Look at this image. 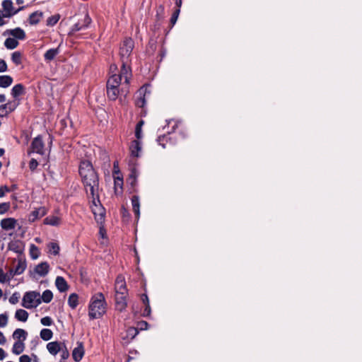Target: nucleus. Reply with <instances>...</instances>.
Returning a JSON list of instances; mask_svg holds the SVG:
<instances>
[{
    "label": "nucleus",
    "mask_w": 362,
    "mask_h": 362,
    "mask_svg": "<svg viewBox=\"0 0 362 362\" xmlns=\"http://www.w3.org/2000/svg\"><path fill=\"white\" fill-rule=\"evenodd\" d=\"M105 297L102 293H98L92 297L88 312L90 320L99 318L105 313Z\"/></svg>",
    "instance_id": "f257e3e1"
},
{
    "label": "nucleus",
    "mask_w": 362,
    "mask_h": 362,
    "mask_svg": "<svg viewBox=\"0 0 362 362\" xmlns=\"http://www.w3.org/2000/svg\"><path fill=\"white\" fill-rule=\"evenodd\" d=\"M81 177L85 187L87 188L89 187L90 195L94 196L95 192H98L99 189V179L97 173L95 171H91Z\"/></svg>",
    "instance_id": "f03ea898"
},
{
    "label": "nucleus",
    "mask_w": 362,
    "mask_h": 362,
    "mask_svg": "<svg viewBox=\"0 0 362 362\" xmlns=\"http://www.w3.org/2000/svg\"><path fill=\"white\" fill-rule=\"evenodd\" d=\"M134 47V42L132 38H126L123 41L119 49L121 60H124V62H130L129 57Z\"/></svg>",
    "instance_id": "7ed1b4c3"
},
{
    "label": "nucleus",
    "mask_w": 362,
    "mask_h": 362,
    "mask_svg": "<svg viewBox=\"0 0 362 362\" xmlns=\"http://www.w3.org/2000/svg\"><path fill=\"white\" fill-rule=\"evenodd\" d=\"M91 197L93 199V204L96 207V209H98V213L96 212L95 209H93V212L95 216V219L98 223H102L105 220V208L103 207L102 205L100 204L98 192H95V194H94V196L91 195Z\"/></svg>",
    "instance_id": "20e7f679"
},
{
    "label": "nucleus",
    "mask_w": 362,
    "mask_h": 362,
    "mask_svg": "<svg viewBox=\"0 0 362 362\" xmlns=\"http://www.w3.org/2000/svg\"><path fill=\"white\" fill-rule=\"evenodd\" d=\"M40 293L37 291H28L26 292L22 300V306L30 309L33 308V305H31L34 301L36 302V299L40 297Z\"/></svg>",
    "instance_id": "39448f33"
},
{
    "label": "nucleus",
    "mask_w": 362,
    "mask_h": 362,
    "mask_svg": "<svg viewBox=\"0 0 362 362\" xmlns=\"http://www.w3.org/2000/svg\"><path fill=\"white\" fill-rule=\"evenodd\" d=\"M2 7L5 13L3 14L4 18H10L16 13H18L20 11L24 9V6H21L16 10H14L13 6V2L11 0H4L2 2Z\"/></svg>",
    "instance_id": "423d86ee"
},
{
    "label": "nucleus",
    "mask_w": 362,
    "mask_h": 362,
    "mask_svg": "<svg viewBox=\"0 0 362 362\" xmlns=\"http://www.w3.org/2000/svg\"><path fill=\"white\" fill-rule=\"evenodd\" d=\"M42 137H35L31 144V151H28V153L30 155L33 152H35L40 155L44 154V143L42 141Z\"/></svg>",
    "instance_id": "0eeeda50"
},
{
    "label": "nucleus",
    "mask_w": 362,
    "mask_h": 362,
    "mask_svg": "<svg viewBox=\"0 0 362 362\" xmlns=\"http://www.w3.org/2000/svg\"><path fill=\"white\" fill-rule=\"evenodd\" d=\"M126 298L127 293L124 292H119L115 295L116 308L120 312L124 310L127 308V303Z\"/></svg>",
    "instance_id": "6e6552de"
},
{
    "label": "nucleus",
    "mask_w": 362,
    "mask_h": 362,
    "mask_svg": "<svg viewBox=\"0 0 362 362\" xmlns=\"http://www.w3.org/2000/svg\"><path fill=\"white\" fill-rule=\"evenodd\" d=\"M137 139H140L141 137H136ZM142 149V144L139 139H136L132 141L129 150L131 152V156L133 157H139L140 156V152Z\"/></svg>",
    "instance_id": "1a4fd4ad"
},
{
    "label": "nucleus",
    "mask_w": 362,
    "mask_h": 362,
    "mask_svg": "<svg viewBox=\"0 0 362 362\" xmlns=\"http://www.w3.org/2000/svg\"><path fill=\"white\" fill-rule=\"evenodd\" d=\"M10 35L18 40H24L26 37L25 31L21 28H16L15 29L6 30L3 35Z\"/></svg>",
    "instance_id": "9d476101"
},
{
    "label": "nucleus",
    "mask_w": 362,
    "mask_h": 362,
    "mask_svg": "<svg viewBox=\"0 0 362 362\" xmlns=\"http://www.w3.org/2000/svg\"><path fill=\"white\" fill-rule=\"evenodd\" d=\"M17 221L14 218H4L0 222V226L2 229L8 230L14 229L16 225Z\"/></svg>",
    "instance_id": "9b49d317"
},
{
    "label": "nucleus",
    "mask_w": 362,
    "mask_h": 362,
    "mask_svg": "<svg viewBox=\"0 0 362 362\" xmlns=\"http://www.w3.org/2000/svg\"><path fill=\"white\" fill-rule=\"evenodd\" d=\"M84 355V348L82 342L78 343V346L74 348L72 351L73 359L76 362L80 361Z\"/></svg>",
    "instance_id": "f8f14e48"
},
{
    "label": "nucleus",
    "mask_w": 362,
    "mask_h": 362,
    "mask_svg": "<svg viewBox=\"0 0 362 362\" xmlns=\"http://www.w3.org/2000/svg\"><path fill=\"white\" fill-rule=\"evenodd\" d=\"M46 214V209L45 207H40L31 212L29 216L28 221L30 222H34L39 218L44 216Z\"/></svg>",
    "instance_id": "ddd939ff"
},
{
    "label": "nucleus",
    "mask_w": 362,
    "mask_h": 362,
    "mask_svg": "<svg viewBox=\"0 0 362 362\" xmlns=\"http://www.w3.org/2000/svg\"><path fill=\"white\" fill-rule=\"evenodd\" d=\"M91 171H95L91 163L88 160H83L80 163L79 166V174L83 175L89 173Z\"/></svg>",
    "instance_id": "4468645a"
},
{
    "label": "nucleus",
    "mask_w": 362,
    "mask_h": 362,
    "mask_svg": "<svg viewBox=\"0 0 362 362\" xmlns=\"http://www.w3.org/2000/svg\"><path fill=\"white\" fill-rule=\"evenodd\" d=\"M52 298H53L52 292L50 290H45L42 293L41 298L39 297L38 298L36 299V304H35V307L40 305L42 303V301H43L45 303H49V302H51Z\"/></svg>",
    "instance_id": "2eb2a0df"
},
{
    "label": "nucleus",
    "mask_w": 362,
    "mask_h": 362,
    "mask_svg": "<svg viewBox=\"0 0 362 362\" xmlns=\"http://www.w3.org/2000/svg\"><path fill=\"white\" fill-rule=\"evenodd\" d=\"M55 285L59 291L61 293L66 292L69 288L65 279L59 276H57L55 279Z\"/></svg>",
    "instance_id": "dca6fc26"
},
{
    "label": "nucleus",
    "mask_w": 362,
    "mask_h": 362,
    "mask_svg": "<svg viewBox=\"0 0 362 362\" xmlns=\"http://www.w3.org/2000/svg\"><path fill=\"white\" fill-rule=\"evenodd\" d=\"M49 266L47 262H41L35 267V272L40 276H46L49 272Z\"/></svg>",
    "instance_id": "f3484780"
},
{
    "label": "nucleus",
    "mask_w": 362,
    "mask_h": 362,
    "mask_svg": "<svg viewBox=\"0 0 362 362\" xmlns=\"http://www.w3.org/2000/svg\"><path fill=\"white\" fill-rule=\"evenodd\" d=\"M62 342L59 341H52L47 344V349L50 354L55 356L59 352H60L61 349V344Z\"/></svg>",
    "instance_id": "a211bd4d"
},
{
    "label": "nucleus",
    "mask_w": 362,
    "mask_h": 362,
    "mask_svg": "<svg viewBox=\"0 0 362 362\" xmlns=\"http://www.w3.org/2000/svg\"><path fill=\"white\" fill-rule=\"evenodd\" d=\"M115 291L116 293H119V292H124V293H127L126 282L124 279L121 276H117L116 279Z\"/></svg>",
    "instance_id": "6ab92c4d"
},
{
    "label": "nucleus",
    "mask_w": 362,
    "mask_h": 362,
    "mask_svg": "<svg viewBox=\"0 0 362 362\" xmlns=\"http://www.w3.org/2000/svg\"><path fill=\"white\" fill-rule=\"evenodd\" d=\"M42 16L43 13L42 11H35L29 16L28 22L30 25H37L40 21Z\"/></svg>",
    "instance_id": "aec40b11"
},
{
    "label": "nucleus",
    "mask_w": 362,
    "mask_h": 362,
    "mask_svg": "<svg viewBox=\"0 0 362 362\" xmlns=\"http://www.w3.org/2000/svg\"><path fill=\"white\" fill-rule=\"evenodd\" d=\"M22 245L23 243L20 240L11 241L8 243V249L15 252L16 253L21 254L23 251Z\"/></svg>",
    "instance_id": "412c9836"
},
{
    "label": "nucleus",
    "mask_w": 362,
    "mask_h": 362,
    "mask_svg": "<svg viewBox=\"0 0 362 362\" xmlns=\"http://www.w3.org/2000/svg\"><path fill=\"white\" fill-rule=\"evenodd\" d=\"M24 93L25 88L21 83L15 85L11 89V95L14 98H17L18 96L22 95Z\"/></svg>",
    "instance_id": "4be33fe9"
},
{
    "label": "nucleus",
    "mask_w": 362,
    "mask_h": 362,
    "mask_svg": "<svg viewBox=\"0 0 362 362\" xmlns=\"http://www.w3.org/2000/svg\"><path fill=\"white\" fill-rule=\"evenodd\" d=\"M28 332L21 328L16 329L13 333V337L18 341H24L26 339Z\"/></svg>",
    "instance_id": "5701e85b"
},
{
    "label": "nucleus",
    "mask_w": 362,
    "mask_h": 362,
    "mask_svg": "<svg viewBox=\"0 0 362 362\" xmlns=\"http://www.w3.org/2000/svg\"><path fill=\"white\" fill-rule=\"evenodd\" d=\"M26 269V261L24 259L19 258L18 259V264L14 269V274H21Z\"/></svg>",
    "instance_id": "b1692460"
},
{
    "label": "nucleus",
    "mask_w": 362,
    "mask_h": 362,
    "mask_svg": "<svg viewBox=\"0 0 362 362\" xmlns=\"http://www.w3.org/2000/svg\"><path fill=\"white\" fill-rule=\"evenodd\" d=\"M13 83V78L8 75L0 76V87L7 88L10 86Z\"/></svg>",
    "instance_id": "393cba45"
},
{
    "label": "nucleus",
    "mask_w": 362,
    "mask_h": 362,
    "mask_svg": "<svg viewBox=\"0 0 362 362\" xmlns=\"http://www.w3.org/2000/svg\"><path fill=\"white\" fill-rule=\"evenodd\" d=\"M59 53V47L48 49L44 54L45 59L50 62Z\"/></svg>",
    "instance_id": "a878e982"
},
{
    "label": "nucleus",
    "mask_w": 362,
    "mask_h": 362,
    "mask_svg": "<svg viewBox=\"0 0 362 362\" xmlns=\"http://www.w3.org/2000/svg\"><path fill=\"white\" fill-rule=\"evenodd\" d=\"M25 344L21 341H16L12 348V352L16 355H19L23 352Z\"/></svg>",
    "instance_id": "bb28decb"
},
{
    "label": "nucleus",
    "mask_w": 362,
    "mask_h": 362,
    "mask_svg": "<svg viewBox=\"0 0 362 362\" xmlns=\"http://www.w3.org/2000/svg\"><path fill=\"white\" fill-rule=\"evenodd\" d=\"M132 209L133 211L136 216L137 218L139 217L140 215V209H139V199L138 196H133L132 198Z\"/></svg>",
    "instance_id": "cd10ccee"
},
{
    "label": "nucleus",
    "mask_w": 362,
    "mask_h": 362,
    "mask_svg": "<svg viewBox=\"0 0 362 362\" xmlns=\"http://www.w3.org/2000/svg\"><path fill=\"white\" fill-rule=\"evenodd\" d=\"M15 317L18 321L25 322L28 318V313L23 309H18L16 311Z\"/></svg>",
    "instance_id": "c85d7f7f"
},
{
    "label": "nucleus",
    "mask_w": 362,
    "mask_h": 362,
    "mask_svg": "<svg viewBox=\"0 0 362 362\" xmlns=\"http://www.w3.org/2000/svg\"><path fill=\"white\" fill-rule=\"evenodd\" d=\"M122 62V67H121V74L120 76H124L125 83H129V78L127 76L128 71L129 70V62H124V60H121Z\"/></svg>",
    "instance_id": "c756f323"
},
{
    "label": "nucleus",
    "mask_w": 362,
    "mask_h": 362,
    "mask_svg": "<svg viewBox=\"0 0 362 362\" xmlns=\"http://www.w3.org/2000/svg\"><path fill=\"white\" fill-rule=\"evenodd\" d=\"M119 93V88H107V96L111 100H115Z\"/></svg>",
    "instance_id": "7c9ffc66"
},
{
    "label": "nucleus",
    "mask_w": 362,
    "mask_h": 362,
    "mask_svg": "<svg viewBox=\"0 0 362 362\" xmlns=\"http://www.w3.org/2000/svg\"><path fill=\"white\" fill-rule=\"evenodd\" d=\"M68 304L72 308L75 309L78 304V296L76 293H71L68 298Z\"/></svg>",
    "instance_id": "2f4dec72"
},
{
    "label": "nucleus",
    "mask_w": 362,
    "mask_h": 362,
    "mask_svg": "<svg viewBox=\"0 0 362 362\" xmlns=\"http://www.w3.org/2000/svg\"><path fill=\"white\" fill-rule=\"evenodd\" d=\"M40 336L42 340L49 341L52 338L53 332L51 329L45 328L40 331Z\"/></svg>",
    "instance_id": "473e14b6"
},
{
    "label": "nucleus",
    "mask_w": 362,
    "mask_h": 362,
    "mask_svg": "<svg viewBox=\"0 0 362 362\" xmlns=\"http://www.w3.org/2000/svg\"><path fill=\"white\" fill-rule=\"evenodd\" d=\"M4 45L8 49H13L18 45V42L15 38L8 37L6 39Z\"/></svg>",
    "instance_id": "72a5a7b5"
},
{
    "label": "nucleus",
    "mask_w": 362,
    "mask_h": 362,
    "mask_svg": "<svg viewBox=\"0 0 362 362\" xmlns=\"http://www.w3.org/2000/svg\"><path fill=\"white\" fill-rule=\"evenodd\" d=\"M60 219L57 216H48L45 218L44 223L47 225H50L53 226H57L59 224Z\"/></svg>",
    "instance_id": "f704fd0d"
},
{
    "label": "nucleus",
    "mask_w": 362,
    "mask_h": 362,
    "mask_svg": "<svg viewBox=\"0 0 362 362\" xmlns=\"http://www.w3.org/2000/svg\"><path fill=\"white\" fill-rule=\"evenodd\" d=\"M137 176H138V172H137L136 168H132L131 169V172H130V173L129 175V177H128V182L132 187H134L136 185Z\"/></svg>",
    "instance_id": "c9c22d12"
},
{
    "label": "nucleus",
    "mask_w": 362,
    "mask_h": 362,
    "mask_svg": "<svg viewBox=\"0 0 362 362\" xmlns=\"http://www.w3.org/2000/svg\"><path fill=\"white\" fill-rule=\"evenodd\" d=\"M157 143L161 146L163 148L166 147L167 144H171V137H157Z\"/></svg>",
    "instance_id": "e433bc0d"
},
{
    "label": "nucleus",
    "mask_w": 362,
    "mask_h": 362,
    "mask_svg": "<svg viewBox=\"0 0 362 362\" xmlns=\"http://www.w3.org/2000/svg\"><path fill=\"white\" fill-rule=\"evenodd\" d=\"M61 349H62L60 350V352H61L62 360L67 359L69 356V352L68 349L64 342L62 343Z\"/></svg>",
    "instance_id": "4c0bfd02"
},
{
    "label": "nucleus",
    "mask_w": 362,
    "mask_h": 362,
    "mask_svg": "<svg viewBox=\"0 0 362 362\" xmlns=\"http://www.w3.org/2000/svg\"><path fill=\"white\" fill-rule=\"evenodd\" d=\"M59 14L53 15L47 18V25L49 26H53L59 21Z\"/></svg>",
    "instance_id": "58836bf2"
},
{
    "label": "nucleus",
    "mask_w": 362,
    "mask_h": 362,
    "mask_svg": "<svg viewBox=\"0 0 362 362\" xmlns=\"http://www.w3.org/2000/svg\"><path fill=\"white\" fill-rule=\"evenodd\" d=\"M11 60L16 65L21 64V53L20 52H14L11 54Z\"/></svg>",
    "instance_id": "ea45409f"
},
{
    "label": "nucleus",
    "mask_w": 362,
    "mask_h": 362,
    "mask_svg": "<svg viewBox=\"0 0 362 362\" xmlns=\"http://www.w3.org/2000/svg\"><path fill=\"white\" fill-rule=\"evenodd\" d=\"M49 248V252H51L54 255H59V246L56 243H50L48 245Z\"/></svg>",
    "instance_id": "a19ab883"
},
{
    "label": "nucleus",
    "mask_w": 362,
    "mask_h": 362,
    "mask_svg": "<svg viewBox=\"0 0 362 362\" xmlns=\"http://www.w3.org/2000/svg\"><path fill=\"white\" fill-rule=\"evenodd\" d=\"M30 257L32 259H35L39 257V250L37 246L32 244L30 249Z\"/></svg>",
    "instance_id": "79ce46f5"
},
{
    "label": "nucleus",
    "mask_w": 362,
    "mask_h": 362,
    "mask_svg": "<svg viewBox=\"0 0 362 362\" xmlns=\"http://www.w3.org/2000/svg\"><path fill=\"white\" fill-rule=\"evenodd\" d=\"M11 207L10 202H4L0 204V214L6 213Z\"/></svg>",
    "instance_id": "37998d69"
},
{
    "label": "nucleus",
    "mask_w": 362,
    "mask_h": 362,
    "mask_svg": "<svg viewBox=\"0 0 362 362\" xmlns=\"http://www.w3.org/2000/svg\"><path fill=\"white\" fill-rule=\"evenodd\" d=\"M144 124L143 120H140L135 127L134 136H141L142 127Z\"/></svg>",
    "instance_id": "c03bdc74"
},
{
    "label": "nucleus",
    "mask_w": 362,
    "mask_h": 362,
    "mask_svg": "<svg viewBox=\"0 0 362 362\" xmlns=\"http://www.w3.org/2000/svg\"><path fill=\"white\" fill-rule=\"evenodd\" d=\"M20 298V293L18 292H15L12 294V296L9 298V303L12 305L16 304Z\"/></svg>",
    "instance_id": "a18cd8bd"
},
{
    "label": "nucleus",
    "mask_w": 362,
    "mask_h": 362,
    "mask_svg": "<svg viewBox=\"0 0 362 362\" xmlns=\"http://www.w3.org/2000/svg\"><path fill=\"white\" fill-rule=\"evenodd\" d=\"M139 334V330L135 327H129L127 329V336L133 339Z\"/></svg>",
    "instance_id": "49530a36"
},
{
    "label": "nucleus",
    "mask_w": 362,
    "mask_h": 362,
    "mask_svg": "<svg viewBox=\"0 0 362 362\" xmlns=\"http://www.w3.org/2000/svg\"><path fill=\"white\" fill-rule=\"evenodd\" d=\"M40 322L44 326H51L53 324V320L50 317L46 316L41 318Z\"/></svg>",
    "instance_id": "de8ad7c7"
},
{
    "label": "nucleus",
    "mask_w": 362,
    "mask_h": 362,
    "mask_svg": "<svg viewBox=\"0 0 362 362\" xmlns=\"http://www.w3.org/2000/svg\"><path fill=\"white\" fill-rule=\"evenodd\" d=\"M8 323V315L6 313L0 315V327H4Z\"/></svg>",
    "instance_id": "09e8293b"
},
{
    "label": "nucleus",
    "mask_w": 362,
    "mask_h": 362,
    "mask_svg": "<svg viewBox=\"0 0 362 362\" xmlns=\"http://www.w3.org/2000/svg\"><path fill=\"white\" fill-rule=\"evenodd\" d=\"M9 104H4L0 105V117H3L6 116L8 114V111L7 110V107Z\"/></svg>",
    "instance_id": "8fccbe9b"
},
{
    "label": "nucleus",
    "mask_w": 362,
    "mask_h": 362,
    "mask_svg": "<svg viewBox=\"0 0 362 362\" xmlns=\"http://www.w3.org/2000/svg\"><path fill=\"white\" fill-rule=\"evenodd\" d=\"M180 8H177L174 13H173L170 18V23L173 25H174L177 20L178 16L180 14Z\"/></svg>",
    "instance_id": "3c124183"
},
{
    "label": "nucleus",
    "mask_w": 362,
    "mask_h": 362,
    "mask_svg": "<svg viewBox=\"0 0 362 362\" xmlns=\"http://www.w3.org/2000/svg\"><path fill=\"white\" fill-rule=\"evenodd\" d=\"M145 103H146V100H145L144 96H140L135 101L136 105L139 107H143L144 106Z\"/></svg>",
    "instance_id": "603ef678"
},
{
    "label": "nucleus",
    "mask_w": 362,
    "mask_h": 362,
    "mask_svg": "<svg viewBox=\"0 0 362 362\" xmlns=\"http://www.w3.org/2000/svg\"><path fill=\"white\" fill-rule=\"evenodd\" d=\"M121 214L124 219H129L130 217V214L127 209L124 207V206H122L121 208Z\"/></svg>",
    "instance_id": "864d4df0"
},
{
    "label": "nucleus",
    "mask_w": 362,
    "mask_h": 362,
    "mask_svg": "<svg viewBox=\"0 0 362 362\" xmlns=\"http://www.w3.org/2000/svg\"><path fill=\"white\" fill-rule=\"evenodd\" d=\"M38 166V162L36 159L32 158L29 163V168L31 171H34Z\"/></svg>",
    "instance_id": "5fc2aeb1"
},
{
    "label": "nucleus",
    "mask_w": 362,
    "mask_h": 362,
    "mask_svg": "<svg viewBox=\"0 0 362 362\" xmlns=\"http://www.w3.org/2000/svg\"><path fill=\"white\" fill-rule=\"evenodd\" d=\"M83 28H84L83 25L80 22H78L74 25V26L71 28V32L72 33H74L75 32L82 30Z\"/></svg>",
    "instance_id": "6e6d98bb"
},
{
    "label": "nucleus",
    "mask_w": 362,
    "mask_h": 362,
    "mask_svg": "<svg viewBox=\"0 0 362 362\" xmlns=\"http://www.w3.org/2000/svg\"><path fill=\"white\" fill-rule=\"evenodd\" d=\"M119 88L117 86V82L115 83L114 81V78H112V76L108 79L107 82V88Z\"/></svg>",
    "instance_id": "4d7b16f0"
},
{
    "label": "nucleus",
    "mask_w": 362,
    "mask_h": 362,
    "mask_svg": "<svg viewBox=\"0 0 362 362\" xmlns=\"http://www.w3.org/2000/svg\"><path fill=\"white\" fill-rule=\"evenodd\" d=\"M91 23V18L89 17L88 14H86L83 19V23H81L84 28L88 27Z\"/></svg>",
    "instance_id": "13d9d810"
},
{
    "label": "nucleus",
    "mask_w": 362,
    "mask_h": 362,
    "mask_svg": "<svg viewBox=\"0 0 362 362\" xmlns=\"http://www.w3.org/2000/svg\"><path fill=\"white\" fill-rule=\"evenodd\" d=\"M7 70V64L4 59H0V72H4Z\"/></svg>",
    "instance_id": "bf43d9fd"
},
{
    "label": "nucleus",
    "mask_w": 362,
    "mask_h": 362,
    "mask_svg": "<svg viewBox=\"0 0 362 362\" xmlns=\"http://www.w3.org/2000/svg\"><path fill=\"white\" fill-rule=\"evenodd\" d=\"M7 274H6L3 269L0 268V283H4L6 281Z\"/></svg>",
    "instance_id": "052dcab7"
},
{
    "label": "nucleus",
    "mask_w": 362,
    "mask_h": 362,
    "mask_svg": "<svg viewBox=\"0 0 362 362\" xmlns=\"http://www.w3.org/2000/svg\"><path fill=\"white\" fill-rule=\"evenodd\" d=\"M9 191H10V189L6 185H5L4 187H0V198L3 197L5 195L6 192H9Z\"/></svg>",
    "instance_id": "680f3d73"
},
{
    "label": "nucleus",
    "mask_w": 362,
    "mask_h": 362,
    "mask_svg": "<svg viewBox=\"0 0 362 362\" xmlns=\"http://www.w3.org/2000/svg\"><path fill=\"white\" fill-rule=\"evenodd\" d=\"M112 78H114V81L115 83L117 82V86L119 87V86L121 83L122 76L115 74V75L112 76Z\"/></svg>",
    "instance_id": "e2e57ef3"
},
{
    "label": "nucleus",
    "mask_w": 362,
    "mask_h": 362,
    "mask_svg": "<svg viewBox=\"0 0 362 362\" xmlns=\"http://www.w3.org/2000/svg\"><path fill=\"white\" fill-rule=\"evenodd\" d=\"M163 11H164V6L162 5H160L157 9L156 17L158 18V19L161 18L160 15L163 13Z\"/></svg>",
    "instance_id": "0e129e2a"
},
{
    "label": "nucleus",
    "mask_w": 362,
    "mask_h": 362,
    "mask_svg": "<svg viewBox=\"0 0 362 362\" xmlns=\"http://www.w3.org/2000/svg\"><path fill=\"white\" fill-rule=\"evenodd\" d=\"M19 362H31V360L28 355H23L19 358Z\"/></svg>",
    "instance_id": "69168bd1"
},
{
    "label": "nucleus",
    "mask_w": 362,
    "mask_h": 362,
    "mask_svg": "<svg viewBox=\"0 0 362 362\" xmlns=\"http://www.w3.org/2000/svg\"><path fill=\"white\" fill-rule=\"evenodd\" d=\"M151 313V307L150 305H146L144 310V316H148Z\"/></svg>",
    "instance_id": "338daca9"
},
{
    "label": "nucleus",
    "mask_w": 362,
    "mask_h": 362,
    "mask_svg": "<svg viewBox=\"0 0 362 362\" xmlns=\"http://www.w3.org/2000/svg\"><path fill=\"white\" fill-rule=\"evenodd\" d=\"M141 300L143 301V303L146 305H149V300H148V296L146 294H143L142 296H141Z\"/></svg>",
    "instance_id": "774afa93"
}]
</instances>
